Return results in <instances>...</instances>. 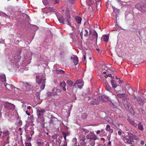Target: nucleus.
Here are the masks:
<instances>
[{
  "label": "nucleus",
  "instance_id": "nucleus-3",
  "mask_svg": "<svg viewBox=\"0 0 146 146\" xmlns=\"http://www.w3.org/2000/svg\"><path fill=\"white\" fill-rule=\"evenodd\" d=\"M118 96L120 98H122L123 99V104L124 106L125 109L129 112L131 113H133V108H132L131 107H130V104L127 102V101L126 100H125V99H126L127 97L124 94H119V93L117 94Z\"/></svg>",
  "mask_w": 146,
  "mask_h": 146
},
{
  "label": "nucleus",
  "instance_id": "nucleus-7",
  "mask_svg": "<svg viewBox=\"0 0 146 146\" xmlns=\"http://www.w3.org/2000/svg\"><path fill=\"white\" fill-rule=\"evenodd\" d=\"M128 135L123 137V140L126 143L129 144H132L133 141V134L131 133H127Z\"/></svg>",
  "mask_w": 146,
  "mask_h": 146
},
{
  "label": "nucleus",
  "instance_id": "nucleus-50",
  "mask_svg": "<svg viewBox=\"0 0 146 146\" xmlns=\"http://www.w3.org/2000/svg\"><path fill=\"white\" fill-rule=\"evenodd\" d=\"M118 133L119 135H121V134H122V133H124V132H122L120 131H118Z\"/></svg>",
  "mask_w": 146,
  "mask_h": 146
},
{
  "label": "nucleus",
  "instance_id": "nucleus-31",
  "mask_svg": "<svg viewBox=\"0 0 146 146\" xmlns=\"http://www.w3.org/2000/svg\"><path fill=\"white\" fill-rule=\"evenodd\" d=\"M67 84L70 86H72L73 85V83L72 81L70 80H68L67 81Z\"/></svg>",
  "mask_w": 146,
  "mask_h": 146
},
{
  "label": "nucleus",
  "instance_id": "nucleus-15",
  "mask_svg": "<svg viewBox=\"0 0 146 146\" xmlns=\"http://www.w3.org/2000/svg\"><path fill=\"white\" fill-rule=\"evenodd\" d=\"M23 86L27 89L31 88L33 87V86L31 83H29L27 82H22Z\"/></svg>",
  "mask_w": 146,
  "mask_h": 146
},
{
  "label": "nucleus",
  "instance_id": "nucleus-35",
  "mask_svg": "<svg viewBox=\"0 0 146 146\" xmlns=\"http://www.w3.org/2000/svg\"><path fill=\"white\" fill-rule=\"evenodd\" d=\"M87 115V114L86 113H84L82 114L81 117L83 119H86Z\"/></svg>",
  "mask_w": 146,
  "mask_h": 146
},
{
  "label": "nucleus",
  "instance_id": "nucleus-54",
  "mask_svg": "<svg viewBox=\"0 0 146 146\" xmlns=\"http://www.w3.org/2000/svg\"><path fill=\"white\" fill-rule=\"evenodd\" d=\"M108 131H109L110 133H112L113 132V129L110 128Z\"/></svg>",
  "mask_w": 146,
  "mask_h": 146
},
{
  "label": "nucleus",
  "instance_id": "nucleus-51",
  "mask_svg": "<svg viewBox=\"0 0 146 146\" xmlns=\"http://www.w3.org/2000/svg\"><path fill=\"white\" fill-rule=\"evenodd\" d=\"M118 82L119 84H122L123 82V80H121L119 78V81Z\"/></svg>",
  "mask_w": 146,
  "mask_h": 146
},
{
  "label": "nucleus",
  "instance_id": "nucleus-53",
  "mask_svg": "<svg viewBox=\"0 0 146 146\" xmlns=\"http://www.w3.org/2000/svg\"><path fill=\"white\" fill-rule=\"evenodd\" d=\"M63 135V137H64V138L65 140V142H66V135Z\"/></svg>",
  "mask_w": 146,
  "mask_h": 146
},
{
  "label": "nucleus",
  "instance_id": "nucleus-43",
  "mask_svg": "<svg viewBox=\"0 0 146 146\" xmlns=\"http://www.w3.org/2000/svg\"><path fill=\"white\" fill-rule=\"evenodd\" d=\"M62 133L63 135H66V136H68L70 135V133L68 132L65 133L64 132H62Z\"/></svg>",
  "mask_w": 146,
  "mask_h": 146
},
{
  "label": "nucleus",
  "instance_id": "nucleus-23",
  "mask_svg": "<svg viewBox=\"0 0 146 146\" xmlns=\"http://www.w3.org/2000/svg\"><path fill=\"white\" fill-rule=\"evenodd\" d=\"M93 135H94V133L90 132L86 135V137L87 139L91 140Z\"/></svg>",
  "mask_w": 146,
  "mask_h": 146
},
{
  "label": "nucleus",
  "instance_id": "nucleus-59",
  "mask_svg": "<svg viewBox=\"0 0 146 146\" xmlns=\"http://www.w3.org/2000/svg\"><path fill=\"white\" fill-rule=\"evenodd\" d=\"M2 113L0 111V120L1 119Z\"/></svg>",
  "mask_w": 146,
  "mask_h": 146
},
{
  "label": "nucleus",
  "instance_id": "nucleus-62",
  "mask_svg": "<svg viewBox=\"0 0 146 146\" xmlns=\"http://www.w3.org/2000/svg\"><path fill=\"white\" fill-rule=\"evenodd\" d=\"M60 72L61 73H64V71L62 70H60Z\"/></svg>",
  "mask_w": 146,
  "mask_h": 146
},
{
  "label": "nucleus",
  "instance_id": "nucleus-57",
  "mask_svg": "<svg viewBox=\"0 0 146 146\" xmlns=\"http://www.w3.org/2000/svg\"><path fill=\"white\" fill-rule=\"evenodd\" d=\"M26 113L28 115H30V113H28L27 111H26Z\"/></svg>",
  "mask_w": 146,
  "mask_h": 146
},
{
  "label": "nucleus",
  "instance_id": "nucleus-16",
  "mask_svg": "<svg viewBox=\"0 0 146 146\" xmlns=\"http://www.w3.org/2000/svg\"><path fill=\"white\" fill-rule=\"evenodd\" d=\"M119 13V10L117 9H114L113 10V16H114L116 18L115 21L116 23H117L116 22L117 19L116 18L118 16V15Z\"/></svg>",
  "mask_w": 146,
  "mask_h": 146
},
{
  "label": "nucleus",
  "instance_id": "nucleus-42",
  "mask_svg": "<svg viewBox=\"0 0 146 146\" xmlns=\"http://www.w3.org/2000/svg\"><path fill=\"white\" fill-rule=\"evenodd\" d=\"M25 146H31V144L30 142H25Z\"/></svg>",
  "mask_w": 146,
  "mask_h": 146
},
{
  "label": "nucleus",
  "instance_id": "nucleus-27",
  "mask_svg": "<svg viewBox=\"0 0 146 146\" xmlns=\"http://www.w3.org/2000/svg\"><path fill=\"white\" fill-rule=\"evenodd\" d=\"M102 38L104 39V40L105 42H107L108 41L109 36L108 35H103L102 36Z\"/></svg>",
  "mask_w": 146,
  "mask_h": 146
},
{
  "label": "nucleus",
  "instance_id": "nucleus-4",
  "mask_svg": "<svg viewBox=\"0 0 146 146\" xmlns=\"http://www.w3.org/2000/svg\"><path fill=\"white\" fill-rule=\"evenodd\" d=\"M66 19L64 18L63 16H61L58 18L57 17L58 19L61 23L62 24H66L71 26V22L70 20V16L68 11H67L66 12Z\"/></svg>",
  "mask_w": 146,
  "mask_h": 146
},
{
  "label": "nucleus",
  "instance_id": "nucleus-60",
  "mask_svg": "<svg viewBox=\"0 0 146 146\" xmlns=\"http://www.w3.org/2000/svg\"><path fill=\"white\" fill-rule=\"evenodd\" d=\"M100 130H98L96 132V133L98 134H100Z\"/></svg>",
  "mask_w": 146,
  "mask_h": 146
},
{
  "label": "nucleus",
  "instance_id": "nucleus-11",
  "mask_svg": "<svg viewBox=\"0 0 146 146\" xmlns=\"http://www.w3.org/2000/svg\"><path fill=\"white\" fill-rule=\"evenodd\" d=\"M98 99L102 102H108L110 100V98L109 97L105 95H102L99 96Z\"/></svg>",
  "mask_w": 146,
  "mask_h": 146
},
{
  "label": "nucleus",
  "instance_id": "nucleus-8",
  "mask_svg": "<svg viewBox=\"0 0 146 146\" xmlns=\"http://www.w3.org/2000/svg\"><path fill=\"white\" fill-rule=\"evenodd\" d=\"M135 7L141 12H146V1L137 4Z\"/></svg>",
  "mask_w": 146,
  "mask_h": 146
},
{
  "label": "nucleus",
  "instance_id": "nucleus-2",
  "mask_svg": "<svg viewBox=\"0 0 146 146\" xmlns=\"http://www.w3.org/2000/svg\"><path fill=\"white\" fill-rule=\"evenodd\" d=\"M45 110L43 108H40L37 110L36 114L37 116V120L38 122L40 123L41 127H44V119L43 117Z\"/></svg>",
  "mask_w": 146,
  "mask_h": 146
},
{
  "label": "nucleus",
  "instance_id": "nucleus-44",
  "mask_svg": "<svg viewBox=\"0 0 146 146\" xmlns=\"http://www.w3.org/2000/svg\"><path fill=\"white\" fill-rule=\"evenodd\" d=\"M52 1L54 2V4H58L59 3V0H52Z\"/></svg>",
  "mask_w": 146,
  "mask_h": 146
},
{
  "label": "nucleus",
  "instance_id": "nucleus-61",
  "mask_svg": "<svg viewBox=\"0 0 146 146\" xmlns=\"http://www.w3.org/2000/svg\"><path fill=\"white\" fill-rule=\"evenodd\" d=\"M141 145H143L144 144V142L143 141H142L141 142Z\"/></svg>",
  "mask_w": 146,
  "mask_h": 146
},
{
  "label": "nucleus",
  "instance_id": "nucleus-29",
  "mask_svg": "<svg viewBox=\"0 0 146 146\" xmlns=\"http://www.w3.org/2000/svg\"><path fill=\"white\" fill-rule=\"evenodd\" d=\"M138 128L139 130L142 131L143 130V125L141 124V122H139L138 124Z\"/></svg>",
  "mask_w": 146,
  "mask_h": 146
},
{
  "label": "nucleus",
  "instance_id": "nucleus-19",
  "mask_svg": "<svg viewBox=\"0 0 146 146\" xmlns=\"http://www.w3.org/2000/svg\"><path fill=\"white\" fill-rule=\"evenodd\" d=\"M105 119L106 121L110 123V124H113V121L112 118L109 117H105Z\"/></svg>",
  "mask_w": 146,
  "mask_h": 146
},
{
  "label": "nucleus",
  "instance_id": "nucleus-18",
  "mask_svg": "<svg viewBox=\"0 0 146 146\" xmlns=\"http://www.w3.org/2000/svg\"><path fill=\"white\" fill-rule=\"evenodd\" d=\"M60 85L61 87L62 88V90L64 91L66 90V89L65 87L66 86V84L64 81H63L62 82H60Z\"/></svg>",
  "mask_w": 146,
  "mask_h": 146
},
{
  "label": "nucleus",
  "instance_id": "nucleus-24",
  "mask_svg": "<svg viewBox=\"0 0 146 146\" xmlns=\"http://www.w3.org/2000/svg\"><path fill=\"white\" fill-rule=\"evenodd\" d=\"M125 88L126 89V90H126L127 91H132L133 90H133L131 87H130L128 85H126L125 86Z\"/></svg>",
  "mask_w": 146,
  "mask_h": 146
},
{
  "label": "nucleus",
  "instance_id": "nucleus-52",
  "mask_svg": "<svg viewBox=\"0 0 146 146\" xmlns=\"http://www.w3.org/2000/svg\"><path fill=\"white\" fill-rule=\"evenodd\" d=\"M69 1L71 4H73L74 3V0H69Z\"/></svg>",
  "mask_w": 146,
  "mask_h": 146
},
{
  "label": "nucleus",
  "instance_id": "nucleus-63",
  "mask_svg": "<svg viewBox=\"0 0 146 146\" xmlns=\"http://www.w3.org/2000/svg\"><path fill=\"white\" fill-rule=\"evenodd\" d=\"M101 140H102V141H104H104H105V139L104 138H101Z\"/></svg>",
  "mask_w": 146,
  "mask_h": 146
},
{
  "label": "nucleus",
  "instance_id": "nucleus-28",
  "mask_svg": "<svg viewBox=\"0 0 146 146\" xmlns=\"http://www.w3.org/2000/svg\"><path fill=\"white\" fill-rule=\"evenodd\" d=\"M117 1L121 5L126 6L127 5V3L126 2H122L120 0H117Z\"/></svg>",
  "mask_w": 146,
  "mask_h": 146
},
{
  "label": "nucleus",
  "instance_id": "nucleus-13",
  "mask_svg": "<svg viewBox=\"0 0 146 146\" xmlns=\"http://www.w3.org/2000/svg\"><path fill=\"white\" fill-rule=\"evenodd\" d=\"M71 58L72 60L75 65H76L78 64V58L76 56L74 55L73 57H71Z\"/></svg>",
  "mask_w": 146,
  "mask_h": 146
},
{
  "label": "nucleus",
  "instance_id": "nucleus-22",
  "mask_svg": "<svg viewBox=\"0 0 146 146\" xmlns=\"http://www.w3.org/2000/svg\"><path fill=\"white\" fill-rule=\"evenodd\" d=\"M135 98L140 105H143L144 104L143 100L142 99L139 97Z\"/></svg>",
  "mask_w": 146,
  "mask_h": 146
},
{
  "label": "nucleus",
  "instance_id": "nucleus-41",
  "mask_svg": "<svg viewBox=\"0 0 146 146\" xmlns=\"http://www.w3.org/2000/svg\"><path fill=\"white\" fill-rule=\"evenodd\" d=\"M110 129V126L109 125H106V127L105 129V130L106 131H109Z\"/></svg>",
  "mask_w": 146,
  "mask_h": 146
},
{
  "label": "nucleus",
  "instance_id": "nucleus-48",
  "mask_svg": "<svg viewBox=\"0 0 146 146\" xmlns=\"http://www.w3.org/2000/svg\"><path fill=\"white\" fill-rule=\"evenodd\" d=\"M17 58H15V59L16 62H17L18 61H19V60L20 59V57L19 56L18 57V58L17 59Z\"/></svg>",
  "mask_w": 146,
  "mask_h": 146
},
{
  "label": "nucleus",
  "instance_id": "nucleus-12",
  "mask_svg": "<svg viewBox=\"0 0 146 146\" xmlns=\"http://www.w3.org/2000/svg\"><path fill=\"white\" fill-rule=\"evenodd\" d=\"M5 87L7 90L9 91H15L18 90V89L16 88L13 86H12L7 84L5 85Z\"/></svg>",
  "mask_w": 146,
  "mask_h": 146
},
{
  "label": "nucleus",
  "instance_id": "nucleus-37",
  "mask_svg": "<svg viewBox=\"0 0 146 146\" xmlns=\"http://www.w3.org/2000/svg\"><path fill=\"white\" fill-rule=\"evenodd\" d=\"M40 93L39 92H36V97L37 99H40Z\"/></svg>",
  "mask_w": 146,
  "mask_h": 146
},
{
  "label": "nucleus",
  "instance_id": "nucleus-33",
  "mask_svg": "<svg viewBox=\"0 0 146 146\" xmlns=\"http://www.w3.org/2000/svg\"><path fill=\"white\" fill-rule=\"evenodd\" d=\"M84 33V35L85 36H87L88 35V31L86 29H84L83 30Z\"/></svg>",
  "mask_w": 146,
  "mask_h": 146
},
{
  "label": "nucleus",
  "instance_id": "nucleus-39",
  "mask_svg": "<svg viewBox=\"0 0 146 146\" xmlns=\"http://www.w3.org/2000/svg\"><path fill=\"white\" fill-rule=\"evenodd\" d=\"M42 2L43 4L45 5H47L49 4L48 2L46 0H42Z\"/></svg>",
  "mask_w": 146,
  "mask_h": 146
},
{
  "label": "nucleus",
  "instance_id": "nucleus-34",
  "mask_svg": "<svg viewBox=\"0 0 146 146\" xmlns=\"http://www.w3.org/2000/svg\"><path fill=\"white\" fill-rule=\"evenodd\" d=\"M51 94H52V95H55V93L54 92H48L47 93V95L48 96L51 97V95H50Z\"/></svg>",
  "mask_w": 146,
  "mask_h": 146
},
{
  "label": "nucleus",
  "instance_id": "nucleus-32",
  "mask_svg": "<svg viewBox=\"0 0 146 146\" xmlns=\"http://www.w3.org/2000/svg\"><path fill=\"white\" fill-rule=\"evenodd\" d=\"M72 141L74 143V145L73 144V146H77V145L76 144L77 143V139L76 138H73Z\"/></svg>",
  "mask_w": 146,
  "mask_h": 146
},
{
  "label": "nucleus",
  "instance_id": "nucleus-25",
  "mask_svg": "<svg viewBox=\"0 0 146 146\" xmlns=\"http://www.w3.org/2000/svg\"><path fill=\"white\" fill-rule=\"evenodd\" d=\"M111 82L113 88H116L117 85L115 81L112 79L111 80Z\"/></svg>",
  "mask_w": 146,
  "mask_h": 146
},
{
  "label": "nucleus",
  "instance_id": "nucleus-58",
  "mask_svg": "<svg viewBox=\"0 0 146 146\" xmlns=\"http://www.w3.org/2000/svg\"><path fill=\"white\" fill-rule=\"evenodd\" d=\"M92 33V31L91 30H90L89 31V33H88V35H90Z\"/></svg>",
  "mask_w": 146,
  "mask_h": 146
},
{
  "label": "nucleus",
  "instance_id": "nucleus-20",
  "mask_svg": "<svg viewBox=\"0 0 146 146\" xmlns=\"http://www.w3.org/2000/svg\"><path fill=\"white\" fill-rule=\"evenodd\" d=\"M128 121L129 122L131 123V125H133L135 127H137V125L136 123L135 122V121L134 120H133L131 119H128Z\"/></svg>",
  "mask_w": 146,
  "mask_h": 146
},
{
  "label": "nucleus",
  "instance_id": "nucleus-40",
  "mask_svg": "<svg viewBox=\"0 0 146 146\" xmlns=\"http://www.w3.org/2000/svg\"><path fill=\"white\" fill-rule=\"evenodd\" d=\"M97 139V137L96 136L94 133V135H93V136L92 137L91 140L93 139L94 140H96Z\"/></svg>",
  "mask_w": 146,
  "mask_h": 146
},
{
  "label": "nucleus",
  "instance_id": "nucleus-10",
  "mask_svg": "<svg viewBox=\"0 0 146 146\" xmlns=\"http://www.w3.org/2000/svg\"><path fill=\"white\" fill-rule=\"evenodd\" d=\"M3 105L5 108L8 110H13L15 107L14 104L7 102H4Z\"/></svg>",
  "mask_w": 146,
  "mask_h": 146
},
{
  "label": "nucleus",
  "instance_id": "nucleus-5",
  "mask_svg": "<svg viewBox=\"0 0 146 146\" xmlns=\"http://www.w3.org/2000/svg\"><path fill=\"white\" fill-rule=\"evenodd\" d=\"M87 0L86 1V4L89 6H91L93 9H95L96 8L97 9H99L101 5V3L99 1Z\"/></svg>",
  "mask_w": 146,
  "mask_h": 146
},
{
  "label": "nucleus",
  "instance_id": "nucleus-6",
  "mask_svg": "<svg viewBox=\"0 0 146 146\" xmlns=\"http://www.w3.org/2000/svg\"><path fill=\"white\" fill-rule=\"evenodd\" d=\"M84 82L81 79L78 80L75 82L73 86V90L74 91H77V89H81L84 86Z\"/></svg>",
  "mask_w": 146,
  "mask_h": 146
},
{
  "label": "nucleus",
  "instance_id": "nucleus-47",
  "mask_svg": "<svg viewBox=\"0 0 146 146\" xmlns=\"http://www.w3.org/2000/svg\"><path fill=\"white\" fill-rule=\"evenodd\" d=\"M82 130L83 131L85 132L86 133H88L89 132V131H88V130L87 129H85L84 128H83Z\"/></svg>",
  "mask_w": 146,
  "mask_h": 146
},
{
  "label": "nucleus",
  "instance_id": "nucleus-49",
  "mask_svg": "<svg viewBox=\"0 0 146 146\" xmlns=\"http://www.w3.org/2000/svg\"><path fill=\"white\" fill-rule=\"evenodd\" d=\"M49 123L50 124H54V121L52 119H51L50 120Z\"/></svg>",
  "mask_w": 146,
  "mask_h": 146
},
{
  "label": "nucleus",
  "instance_id": "nucleus-45",
  "mask_svg": "<svg viewBox=\"0 0 146 146\" xmlns=\"http://www.w3.org/2000/svg\"><path fill=\"white\" fill-rule=\"evenodd\" d=\"M33 27L34 30H37L38 29V27L35 25H33Z\"/></svg>",
  "mask_w": 146,
  "mask_h": 146
},
{
  "label": "nucleus",
  "instance_id": "nucleus-56",
  "mask_svg": "<svg viewBox=\"0 0 146 146\" xmlns=\"http://www.w3.org/2000/svg\"><path fill=\"white\" fill-rule=\"evenodd\" d=\"M67 146V144L66 142L64 143L63 145H62L61 146Z\"/></svg>",
  "mask_w": 146,
  "mask_h": 146
},
{
  "label": "nucleus",
  "instance_id": "nucleus-46",
  "mask_svg": "<svg viewBox=\"0 0 146 146\" xmlns=\"http://www.w3.org/2000/svg\"><path fill=\"white\" fill-rule=\"evenodd\" d=\"M19 125L21 126L22 125V121L21 120H19L18 123Z\"/></svg>",
  "mask_w": 146,
  "mask_h": 146
},
{
  "label": "nucleus",
  "instance_id": "nucleus-64",
  "mask_svg": "<svg viewBox=\"0 0 146 146\" xmlns=\"http://www.w3.org/2000/svg\"><path fill=\"white\" fill-rule=\"evenodd\" d=\"M27 108L29 110H30L31 108V107L30 106H28V107H27Z\"/></svg>",
  "mask_w": 146,
  "mask_h": 146
},
{
  "label": "nucleus",
  "instance_id": "nucleus-36",
  "mask_svg": "<svg viewBox=\"0 0 146 146\" xmlns=\"http://www.w3.org/2000/svg\"><path fill=\"white\" fill-rule=\"evenodd\" d=\"M49 12H54L56 11V9L55 8L52 7H50L48 9Z\"/></svg>",
  "mask_w": 146,
  "mask_h": 146
},
{
  "label": "nucleus",
  "instance_id": "nucleus-17",
  "mask_svg": "<svg viewBox=\"0 0 146 146\" xmlns=\"http://www.w3.org/2000/svg\"><path fill=\"white\" fill-rule=\"evenodd\" d=\"M98 34L96 31L94 30L93 33L92 35V38L94 40H95L96 41H97V39H98Z\"/></svg>",
  "mask_w": 146,
  "mask_h": 146
},
{
  "label": "nucleus",
  "instance_id": "nucleus-26",
  "mask_svg": "<svg viewBox=\"0 0 146 146\" xmlns=\"http://www.w3.org/2000/svg\"><path fill=\"white\" fill-rule=\"evenodd\" d=\"M0 79L3 82H5L6 81V77L5 74H4L0 75Z\"/></svg>",
  "mask_w": 146,
  "mask_h": 146
},
{
  "label": "nucleus",
  "instance_id": "nucleus-14",
  "mask_svg": "<svg viewBox=\"0 0 146 146\" xmlns=\"http://www.w3.org/2000/svg\"><path fill=\"white\" fill-rule=\"evenodd\" d=\"M91 100L90 103L91 104L94 105H98L99 103V102L97 100L93 98H89V100Z\"/></svg>",
  "mask_w": 146,
  "mask_h": 146
},
{
  "label": "nucleus",
  "instance_id": "nucleus-21",
  "mask_svg": "<svg viewBox=\"0 0 146 146\" xmlns=\"http://www.w3.org/2000/svg\"><path fill=\"white\" fill-rule=\"evenodd\" d=\"M74 19L75 21L78 24H81L82 19L81 17L77 16L75 17Z\"/></svg>",
  "mask_w": 146,
  "mask_h": 146
},
{
  "label": "nucleus",
  "instance_id": "nucleus-30",
  "mask_svg": "<svg viewBox=\"0 0 146 146\" xmlns=\"http://www.w3.org/2000/svg\"><path fill=\"white\" fill-rule=\"evenodd\" d=\"M105 84L106 86V90L108 91H109L110 90L109 85L106 81H105Z\"/></svg>",
  "mask_w": 146,
  "mask_h": 146
},
{
  "label": "nucleus",
  "instance_id": "nucleus-9",
  "mask_svg": "<svg viewBox=\"0 0 146 146\" xmlns=\"http://www.w3.org/2000/svg\"><path fill=\"white\" fill-rule=\"evenodd\" d=\"M9 133L8 131L5 130L3 132V135L2 136V138L4 139V140L7 141L5 142L4 146L6 144L8 143L9 142Z\"/></svg>",
  "mask_w": 146,
  "mask_h": 146
},
{
  "label": "nucleus",
  "instance_id": "nucleus-1",
  "mask_svg": "<svg viewBox=\"0 0 146 146\" xmlns=\"http://www.w3.org/2000/svg\"><path fill=\"white\" fill-rule=\"evenodd\" d=\"M36 82L39 85L38 86V90L41 91L43 90L45 86V81L46 80L45 76L39 74L36 75Z\"/></svg>",
  "mask_w": 146,
  "mask_h": 146
},
{
  "label": "nucleus",
  "instance_id": "nucleus-38",
  "mask_svg": "<svg viewBox=\"0 0 146 146\" xmlns=\"http://www.w3.org/2000/svg\"><path fill=\"white\" fill-rule=\"evenodd\" d=\"M108 77H111V78H112V79H113L114 78V77L112 76L111 75V74H106L105 76V77L106 78H107Z\"/></svg>",
  "mask_w": 146,
  "mask_h": 146
},
{
  "label": "nucleus",
  "instance_id": "nucleus-55",
  "mask_svg": "<svg viewBox=\"0 0 146 146\" xmlns=\"http://www.w3.org/2000/svg\"><path fill=\"white\" fill-rule=\"evenodd\" d=\"M80 36L82 38V36H83V33H82V31H81V32L80 33Z\"/></svg>",
  "mask_w": 146,
  "mask_h": 146
}]
</instances>
